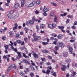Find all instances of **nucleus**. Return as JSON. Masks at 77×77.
Listing matches in <instances>:
<instances>
[{
    "label": "nucleus",
    "instance_id": "f257e3e1",
    "mask_svg": "<svg viewBox=\"0 0 77 77\" xmlns=\"http://www.w3.org/2000/svg\"><path fill=\"white\" fill-rule=\"evenodd\" d=\"M57 45L59 47L63 48L65 46V45L63 43L60 42H58L57 43Z\"/></svg>",
    "mask_w": 77,
    "mask_h": 77
},
{
    "label": "nucleus",
    "instance_id": "f03ea898",
    "mask_svg": "<svg viewBox=\"0 0 77 77\" xmlns=\"http://www.w3.org/2000/svg\"><path fill=\"white\" fill-rule=\"evenodd\" d=\"M8 14L7 16L8 18L11 20H12L13 19V17H12V14L11 13V11L8 12Z\"/></svg>",
    "mask_w": 77,
    "mask_h": 77
},
{
    "label": "nucleus",
    "instance_id": "7ed1b4c3",
    "mask_svg": "<svg viewBox=\"0 0 77 77\" xmlns=\"http://www.w3.org/2000/svg\"><path fill=\"white\" fill-rule=\"evenodd\" d=\"M59 29H60L61 32H63V33H65V31H64V26H58Z\"/></svg>",
    "mask_w": 77,
    "mask_h": 77
},
{
    "label": "nucleus",
    "instance_id": "20e7f679",
    "mask_svg": "<svg viewBox=\"0 0 77 77\" xmlns=\"http://www.w3.org/2000/svg\"><path fill=\"white\" fill-rule=\"evenodd\" d=\"M35 1H33L32 2L30 3L29 5L28 6V7L29 8L30 7H32V6H34V5L35 4Z\"/></svg>",
    "mask_w": 77,
    "mask_h": 77
},
{
    "label": "nucleus",
    "instance_id": "39448f33",
    "mask_svg": "<svg viewBox=\"0 0 77 77\" xmlns=\"http://www.w3.org/2000/svg\"><path fill=\"white\" fill-rule=\"evenodd\" d=\"M76 74H77L76 72L75 71H73L72 73L69 75V76L70 77H74Z\"/></svg>",
    "mask_w": 77,
    "mask_h": 77
},
{
    "label": "nucleus",
    "instance_id": "423d86ee",
    "mask_svg": "<svg viewBox=\"0 0 77 77\" xmlns=\"http://www.w3.org/2000/svg\"><path fill=\"white\" fill-rule=\"evenodd\" d=\"M68 50L69 51V52L70 54H72V50H73V49L71 47L68 46Z\"/></svg>",
    "mask_w": 77,
    "mask_h": 77
},
{
    "label": "nucleus",
    "instance_id": "0eeeda50",
    "mask_svg": "<svg viewBox=\"0 0 77 77\" xmlns=\"http://www.w3.org/2000/svg\"><path fill=\"white\" fill-rule=\"evenodd\" d=\"M41 39L40 36H37L36 37L34 38V40L35 41L37 42L38 41V39Z\"/></svg>",
    "mask_w": 77,
    "mask_h": 77
},
{
    "label": "nucleus",
    "instance_id": "6e6552de",
    "mask_svg": "<svg viewBox=\"0 0 77 77\" xmlns=\"http://www.w3.org/2000/svg\"><path fill=\"white\" fill-rule=\"evenodd\" d=\"M49 9L45 8V6H44V9L43 10V12H47V11H49Z\"/></svg>",
    "mask_w": 77,
    "mask_h": 77
},
{
    "label": "nucleus",
    "instance_id": "1a4fd4ad",
    "mask_svg": "<svg viewBox=\"0 0 77 77\" xmlns=\"http://www.w3.org/2000/svg\"><path fill=\"white\" fill-rule=\"evenodd\" d=\"M63 67L61 68V70L63 71H65L66 69V67H67L66 66L63 65L62 66Z\"/></svg>",
    "mask_w": 77,
    "mask_h": 77
},
{
    "label": "nucleus",
    "instance_id": "9d476101",
    "mask_svg": "<svg viewBox=\"0 0 77 77\" xmlns=\"http://www.w3.org/2000/svg\"><path fill=\"white\" fill-rule=\"evenodd\" d=\"M14 26H15L13 28V30H15V29H17V27H18V24L17 23H15L14 24Z\"/></svg>",
    "mask_w": 77,
    "mask_h": 77
},
{
    "label": "nucleus",
    "instance_id": "9b49d317",
    "mask_svg": "<svg viewBox=\"0 0 77 77\" xmlns=\"http://www.w3.org/2000/svg\"><path fill=\"white\" fill-rule=\"evenodd\" d=\"M11 67L13 68H15V69H17V66H16L14 64H11Z\"/></svg>",
    "mask_w": 77,
    "mask_h": 77
},
{
    "label": "nucleus",
    "instance_id": "f8f14e48",
    "mask_svg": "<svg viewBox=\"0 0 77 77\" xmlns=\"http://www.w3.org/2000/svg\"><path fill=\"white\" fill-rule=\"evenodd\" d=\"M25 1L24 0H22L21 1V7H23L24 5V3H25Z\"/></svg>",
    "mask_w": 77,
    "mask_h": 77
},
{
    "label": "nucleus",
    "instance_id": "ddd939ff",
    "mask_svg": "<svg viewBox=\"0 0 77 77\" xmlns=\"http://www.w3.org/2000/svg\"><path fill=\"white\" fill-rule=\"evenodd\" d=\"M33 55L34 57L35 58H38V57H39V55H38L35 53L33 54Z\"/></svg>",
    "mask_w": 77,
    "mask_h": 77
},
{
    "label": "nucleus",
    "instance_id": "4468645a",
    "mask_svg": "<svg viewBox=\"0 0 77 77\" xmlns=\"http://www.w3.org/2000/svg\"><path fill=\"white\" fill-rule=\"evenodd\" d=\"M23 62L26 63H28V64H30V63L27 61V60L26 59H23Z\"/></svg>",
    "mask_w": 77,
    "mask_h": 77
},
{
    "label": "nucleus",
    "instance_id": "2eb2a0df",
    "mask_svg": "<svg viewBox=\"0 0 77 77\" xmlns=\"http://www.w3.org/2000/svg\"><path fill=\"white\" fill-rule=\"evenodd\" d=\"M18 6H19L18 4L17 3H16L14 5V8H15V9H17V8H18Z\"/></svg>",
    "mask_w": 77,
    "mask_h": 77
},
{
    "label": "nucleus",
    "instance_id": "dca6fc26",
    "mask_svg": "<svg viewBox=\"0 0 77 77\" xmlns=\"http://www.w3.org/2000/svg\"><path fill=\"white\" fill-rule=\"evenodd\" d=\"M24 30L25 31L26 33H28V32H29V28L27 27H25L24 29Z\"/></svg>",
    "mask_w": 77,
    "mask_h": 77
},
{
    "label": "nucleus",
    "instance_id": "f3484780",
    "mask_svg": "<svg viewBox=\"0 0 77 77\" xmlns=\"http://www.w3.org/2000/svg\"><path fill=\"white\" fill-rule=\"evenodd\" d=\"M11 46V48L13 50V51H15V52H17V48H15L14 49L13 45Z\"/></svg>",
    "mask_w": 77,
    "mask_h": 77
},
{
    "label": "nucleus",
    "instance_id": "a211bd4d",
    "mask_svg": "<svg viewBox=\"0 0 77 77\" xmlns=\"http://www.w3.org/2000/svg\"><path fill=\"white\" fill-rule=\"evenodd\" d=\"M9 35L10 36H11L12 37V36H13V35H14V32L13 31H10L9 32Z\"/></svg>",
    "mask_w": 77,
    "mask_h": 77
},
{
    "label": "nucleus",
    "instance_id": "6ab92c4d",
    "mask_svg": "<svg viewBox=\"0 0 77 77\" xmlns=\"http://www.w3.org/2000/svg\"><path fill=\"white\" fill-rule=\"evenodd\" d=\"M57 38L59 39H62V38H63V35L61 34H60L58 36Z\"/></svg>",
    "mask_w": 77,
    "mask_h": 77
},
{
    "label": "nucleus",
    "instance_id": "aec40b11",
    "mask_svg": "<svg viewBox=\"0 0 77 77\" xmlns=\"http://www.w3.org/2000/svg\"><path fill=\"white\" fill-rule=\"evenodd\" d=\"M34 23V22L32 20H29V24L30 25H33Z\"/></svg>",
    "mask_w": 77,
    "mask_h": 77
},
{
    "label": "nucleus",
    "instance_id": "412c9836",
    "mask_svg": "<svg viewBox=\"0 0 77 77\" xmlns=\"http://www.w3.org/2000/svg\"><path fill=\"white\" fill-rule=\"evenodd\" d=\"M32 19L34 21H37L38 20L36 19V18L35 17H32Z\"/></svg>",
    "mask_w": 77,
    "mask_h": 77
},
{
    "label": "nucleus",
    "instance_id": "4be33fe9",
    "mask_svg": "<svg viewBox=\"0 0 77 77\" xmlns=\"http://www.w3.org/2000/svg\"><path fill=\"white\" fill-rule=\"evenodd\" d=\"M68 53L67 52H64L63 53V56L64 57H66L67 56Z\"/></svg>",
    "mask_w": 77,
    "mask_h": 77
},
{
    "label": "nucleus",
    "instance_id": "5701e85b",
    "mask_svg": "<svg viewBox=\"0 0 77 77\" xmlns=\"http://www.w3.org/2000/svg\"><path fill=\"white\" fill-rule=\"evenodd\" d=\"M57 17H56V16H55V17L54 18V21L55 22H56V23H57V22H58V20H57Z\"/></svg>",
    "mask_w": 77,
    "mask_h": 77
},
{
    "label": "nucleus",
    "instance_id": "b1692460",
    "mask_svg": "<svg viewBox=\"0 0 77 77\" xmlns=\"http://www.w3.org/2000/svg\"><path fill=\"white\" fill-rule=\"evenodd\" d=\"M48 26L49 28L50 29H53V26L52 25V24H48Z\"/></svg>",
    "mask_w": 77,
    "mask_h": 77
},
{
    "label": "nucleus",
    "instance_id": "393cba45",
    "mask_svg": "<svg viewBox=\"0 0 77 77\" xmlns=\"http://www.w3.org/2000/svg\"><path fill=\"white\" fill-rule=\"evenodd\" d=\"M50 70L49 69H47L46 72V74H48V75L50 74Z\"/></svg>",
    "mask_w": 77,
    "mask_h": 77
},
{
    "label": "nucleus",
    "instance_id": "a878e982",
    "mask_svg": "<svg viewBox=\"0 0 77 77\" xmlns=\"http://www.w3.org/2000/svg\"><path fill=\"white\" fill-rule=\"evenodd\" d=\"M18 15H16L14 17H13V19L15 20H16L18 18Z\"/></svg>",
    "mask_w": 77,
    "mask_h": 77
},
{
    "label": "nucleus",
    "instance_id": "bb28decb",
    "mask_svg": "<svg viewBox=\"0 0 77 77\" xmlns=\"http://www.w3.org/2000/svg\"><path fill=\"white\" fill-rule=\"evenodd\" d=\"M16 52L18 54V56H19V57H21V53H20V52H17H17Z\"/></svg>",
    "mask_w": 77,
    "mask_h": 77
},
{
    "label": "nucleus",
    "instance_id": "cd10ccee",
    "mask_svg": "<svg viewBox=\"0 0 77 77\" xmlns=\"http://www.w3.org/2000/svg\"><path fill=\"white\" fill-rule=\"evenodd\" d=\"M49 51L47 50H43L42 51V52L44 53H48Z\"/></svg>",
    "mask_w": 77,
    "mask_h": 77
},
{
    "label": "nucleus",
    "instance_id": "c85d7f7f",
    "mask_svg": "<svg viewBox=\"0 0 77 77\" xmlns=\"http://www.w3.org/2000/svg\"><path fill=\"white\" fill-rule=\"evenodd\" d=\"M11 66H10L8 68V69L7 70V73H8L9 72V71L11 70Z\"/></svg>",
    "mask_w": 77,
    "mask_h": 77
},
{
    "label": "nucleus",
    "instance_id": "c756f323",
    "mask_svg": "<svg viewBox=\"0 0 77 77\" xmlns=\"http://www.w3.org/2000/svg\"><path fill=\"white\" fill-rule=\"evenodd\" d=\"M52 29L56 27V24H55V23H52Z\"/></svg>",
    "mask_w": 77,
    "mask_h": 77
},
{
    "label": "nucleus",
    "instance_id": "7c9ffc66",
    "mask_svg": "<svg viewBox=\"0 0 77 77\" xmlns=\"http://www.w3.org/2000/svg\"><path fill=\"white\" fill-rule=\"evenodd\" d=\"M41 3V1L38 0V1H37L36 2V5H39V4H40Z\"/></svg>",
    "mask_w": 77,
    "mask_h": 77
},
{
    "label": "nucleus",
    "instance_id": "2f4dec72",
    "mask_svg": "<svg viewBox=\"0 0 77 77\" xmlns=\"http://www.w3.org/2000/svg\"><path fill=\"white\" fill-rule=\"evenodd\" d=\"M51 4L53 5V6H57V4L56 3H54L53 2H51Z\"/></svg>",
    "mask_w": 77,
    "mask_h": 77
},
{
    "label": "nucleus",
    "instance_id": "473e14b6",
    "mask_svg": "<svg viewBox=\"0 0 77 77\" xmlns=\"http://www.w3.org/2000/svg\"><path fill=\"white\" fill-rule=\"evenodd\" d=\"M16 42L18 43V44H21L22 41L20 40H18L16 41Z\"/></svg>",
    "mask_w": 77,
    "mask_h": 77
},
{
    "label": "nucleus",
    "instance_id": "72a5a7b5",
    "mask_svg": "<svg viewBox=\"0 0 77 77\" xmlns=\"http://www.w3.org/2000/svg\"><path fill=\"white\" fill-rule=\"evenodd\" d=\"M40 28H44V27H45V25L44 24H42L40 25Z\"/></svg>",
    "mask_w": 77,
    "mask_h": 77
},
{
    "label": "nucleus",
    "instance_id": "f704fd0d",
    "mask_svg": "<svg viewBox=\"0 0 77 77\" xmlns=\"http://www.w3.org/2000/svg\"><path fill=\"white\" fill-rule=\"evenodd\" d=\"M5 32V31L3 29H0V33H3Z\"/></svg>",
    "mask_w": 77,
    "mask_h": 77
},
{
    "label": "nucleus",
    "instance_id": "c9c22d12",
    "mask_svg": "<svg viewBox=\"0 0 77 77\" xmlns=\"http://www.w3.org/2000/svg\"><path fill=\"white\" fill-rule=\"evenodd\" d=\"M51 17H53L54 15V13L53 12H51L50 14Z\"/></svg>",
    "mask_w": 77,
    "mask_h": 77
},
{
    "label": "nucleus",
    "instance_id": "e433bc0d",
    "mask_svg": "<svg viewBox=\"0 0 77 77\" xmlns=\"http://www.w3.org/2000/svg\"><path fill=\"white\" fill-rule=\"evenodd\" d=\"M16 36L17 38H20V35L18 34H16Z\"/></svg>",
    "mask_w": 77,
    "mask_h": 77
},
{
    "label": "nucleus",
    "instance_id": "4c0bfd02",
    "mask_svg": "<svg viewBox=\"0 0 77 77\" xmlns=\"http://www.w3.org/2000/svg\"><path fill=\"white\" fill-rule=\"evenodd\" d=\"M20 74L21 75H22V76H24V74L23 73V72H20Z\"/></svg>",
    "mask_w": 77,
    "mask_h": 77
},
{
    "label": "nucleus",
    "instance_id": "58836bf2",
    "mask_svg": "<svg viewBox=\"0 0 77 77\" xmlns=\"http://www.w3.org/2000/svg\"><path fill=\"white\" fill-rule=\"evenodd\" d=\"M43 44L44 45H47V44H48V42H42Z\"/></svg>",
    "mask_w": 77,
    "mask_h": 77
},
{
    "label": "nucleus",
    "instance_id": "ea45409f",
    "mask_svg": "<svg viewBox=\"0 0 77 77\" xmlns=\"http://www.w3.org/2000/svg\"><path fill=\"white\" fill-rule=\"evenodd\" d=\"M29 75H30V76H31V77H33V76H34V74H33V73H30L29 74Z\"/></svg>",
    "mask_w": 77,
    "mask_h": 77
},
{
    "label": "nucleus",
    "instance_id": "a19ab883",
    "mask_svg": "<svg viewBox=\"0 0 77 77\" xmlns=\"http://www.w3.org/2000/svg\"><path fill=\"white\" fill-rule=\"evenodd\" d=\"M5 48L6 49H8V48L9 47V46L8 45H5L4 46Z\"/></svg>",
    "mask_w": 77,
    "mask_h": 77
},
{
    "label": "nucleus",
    "instance_id": "79ce46f5",
    "mask_svg": "<svg viewBox=\"0 0 77 77\" xmlns=\"http://www.w3.org/2000/svg\"><path fill=\"white\" fill-rule=\"evenodd\" d=\"M23 57H25V58H27V57H28L27 56H26V54H24V53H23Z\"/></svg>",
    "mask_w": 77,
    "mask_h": 77
},
{
    "label": "nucleus",
    "instance_id": "37998d69",
    "mask_svg": "<svg viewBox=\"0 0 77 77\" xmlns=\"http://www.w3.org/2000/svg\"><path fill=\"white\" fill-rule=\"evenodd\" d=\"M10 43L11 44H9V45H10V46H12V45H14V43H13V42H11V41H10Z\"/></svg>",
    "mask_w": 77,
    "mask_h": 77
},
{
    "label": "nucleus",
    "instance_id": "c03bdc74",
    "mask_svg": "<svg viewBox=\"0 0 77 77\" xmlns=\"http://www.w3.org/2000/svg\"><path fill=\"white\" fill-rule=\"evenodd\" d=\"M47 68L49 70H51V69H52V67L51 66H48L47 67Z\"/></svg>",
    "mask_w": 77,
    "mask_h": 77
},
{
    "label": "nucleus",
    "instance_id": "a18cd8bd",
    "mask_svg": "<svg viewBox=\"0 0 77 77\" xmlns=\"http://www.w3.org/2000/svg\"><path fill=\"white\" fill-rule=\"evenodd\" d=\"M54 53L55 54H58V53H57V51L55 50H54Z\"/></svg>",
    "mask_w": 77,
    "mask_h": 77
},
{
    "label": "nucleus",
    "instance_id": "49530a36",
    "mask_svg": "<svg viewBox=\"0 0 77 77\" xmlns=\"http://www.w3.org/2000/svg\"><path fill=\"white\" fill-rule=\"evenodd\" d=\"M71 28H72V29H76L75 26H74V25L72 26L71 27Z\"/></svg>",
    "mask_w": 77,
    "mask_h": 77
},
{
    "label": "nucleus",
    "instance_id": "de8ad7c7",
    "mask_svg": "<svg viewBox=\"0 0 77 77\" xmlns=\"http://www.w3.org/2000/svg\"><path fill=\"white\" fill-rule=\"evenodd\" d=\"M70 42L72 43L75 42V40H70Z\"/></svg>",
    "mask_w": 77,
    "mask_h": 77
},
{
    "label": "nucleus",
    "instance_id": "09e8293b",
    "mask_svg": "<svg viewBox=\"0 0 77 77\" xmlns=\"http://www.w3.org/2000/svg\"><path fill=\"white\" fill-rule=\"evenodd\" d=\"M41 59L43 61V62H45V59L44 58H42Z\"/></svg>",
    "mask_w": 77,
    "mask_h": 77
},
{
    "label": "nucleus",
    "instance_id": "8fccbe9b",
    "mask_svg": "<svg viewBox=\"0 0 77 77\" xmlns=\"http://www.w3.org/2000/svg\"><path fill=\"white\" fill-rule=\"evenodd\" d=\"M48 58H49V59H52V57L50 56H48Z\"/></svg>",
    "mask_w": 77,
    "mask_h": 77
},
{
    "label": "nucleus",
    "instance_id": "3c124183",
    "mask_svg": "<svg viewBox=\"0 0 77 77\" xmlns=\"http://www.w3.org/2000/svg\"><path fill=\"white\" fill-rule=\"evenodd\" d=\"M44 12L43 15H44V16H47V14L46 13V12Z\"/></svg>",
    "mask_w": 77,
    "mask_h": 77
},
{
    "label": "nucleus",
    "instance_id": "603ef678",
    "mask_svg": "<svg viewBox=\"0 0 77 77\" xmlns=\"http://www.w3.org/2000/svg\"><path fill=\"white\" fill-rule=\"evenodd\" d=\"M55 50H59V47L57 46H55Z\"/></svg>",
    "mask_w": 77,
    "mask_h": 77
},
{
    "label": "nucleus",
    "instance_id": "864d4df0",
    "mask_svg": "<svg viewBox=\"0 0 77 77\" xmlns=\"http://www.w3.org/2000/svg\"><path fill=\"white\" fill-rule=\"evenodd\" d=\"M24 41H25V42H27L28 39H27V38H25L24 39Z\"/></svg>",
    "mask_w": 77,
    "mask_h": 77
},
{
    "label": "nucleus",
    "instance_id": "5fc2aeb1",
    "mask_svg": "<svg viewBox=\"0 0 77 77\" xmlns=\"http://www.w3.org/2000/svg\"><path fill=\"white\" fill-rule=\"evenodd\" d=\"M36 36H36V34L34 33L33 34V36L34 38H36Z\"/></svg>",
    "mask_w": 77,
    "mask_h": 77
},
{
    "label": "nucleus",
    "instance_id": "6e6d98bb",
    "mask_svg": "<svg viewBox=\"0 0 77 77\" xmlns=\"http://www.w3.org/2000/svg\"><path fill=\"white\" fill-rule=\"evenodd\" d=\"M2 40H5V39H6V38L5 36H3L2 37Z\"/></svg>",
    "mask_w": 77,
    "mask_h": 77
},
{
    "label": "nucleus",
    "instance_id": "4d7b16f0",
    "mask_svg": "<svg viewBox=\"0 0 77 77\" xmlns=\"http://www.w3.org/2000/svg\"><path fill=\"white\" fill-rule=\"evenodd\" d=\"M36 28L37 30H39V26L37 25L36 27Z\"/></svg>",
    "mask_w": 77,
    "mask_h": 77
},
{
    "label": "nucleus",
    "instance_id": "13d9d810",
    "mask_svg": "<svg viewBox=\"0 0 77 77\" xmlns=\"http://www.w3.org/2000/svg\"><path fill=\"white\" fill-rule=\"evenodd\" d=\"M72 17H72V15H69L68 16V18H72Z\"/></svg>",
    "mask_w": 77,
    "mask_h": 77
},
{
    "label": "nucleus",
    "instance_id": "bf43d9fd",
    "mask_svg": "<svg viewBox=\"0 0 77 77\" xmlns=\"http://www.w3.org/2000/svg\"><path fill=\"white\" fill-rule=\"evenodd\" d=\"M53 75L54 77H56V73L55 72H53Z\"/></svg>",
    "mask_w": 77,
    "mask_h": 77
},
{
    "label": "nucleus",
    "instance_id": "052dcab7",
    "mask_svg": "<svg viewBox=\"0 0 77 77\" xmlns=\"http://www.w3.org/2000/svg\"><path fill=\"white\" fill-rule=\"evenodd\" d=\"M54 37H51V38H50V39L52 41H53V40H54Z\"/></svg>",
    "mask_w": 77,
    "mask_h": 77
},
{
    "label": "nucleus",
    "instance_id": "680f3d73",
    "mask_svg": "<svg viewBox=\"0 0 77 77\" xmlns=\"http://www.w3.org/2000/svg\"><path fill=\"white\" fill-rule=\"evenodd\" d=\"M35 13L36 14H38L39 13V12L38 11L36 10L35 11Z\"/></svg>",
    "mask_w": 77,
    "mask_h": 77
},
{
    "label": "nucleus",
    "instance_id": "e2e57ef3",
    "mask_svg": "<svg viewBox=\"0 0 77 77\" xmlns=\"http://www.w3.org/2000/svg\"><path fill=\"white\" fill-rule=\"evenodd\" d=\"M73 25H77V21H76L75 22H74L73 23Z\"/></svg>",
    "mask_w": 77,
    "mask_h": 77
},
{
    "label": "nucleus",
    "instance_id": "0e129e2a",
    "mask_svg": "<svg viewBox=\"0 0 77 77\" xmlns=\"http://www.w3.org/2000/svg\"><path fill=\"white\" fill-rule=\"evenodd\" d=\"M14 46H16L17 45V42H14Z\"/></svg>",
    "mask_w": 77,
    "mask_h": 77
},
{
    "label": "nucleus",
    "instance_id": "69168bd1",
    "mask_svg": "<svg viewBox=\"0 0 77 77\" xmlns=\"http://www.w3.org/2000/svg\"><path fill=\"white\" fill-rule=\"evenodd\" d=\"M31 70H35V68H34V67H31Z\"/></svg>",
    "mask_w": 77,
    "mask_h": 77
},
{
    "label": "nucleus",
    "instance_id": "338daca9",
    "mask_svg": "<svg viewBox=\"0 0 77 77\" xmlns=\"http://www.w3.org/2000/svg\"><path fill=\"white\" fill-rule=\"evenodd\" d=\"M5 6H9V3H5Z\"/></svg>",
    "mask_w": 77,
    "mask_h": 77
},
{
    "label": "nucleus",
    "instance_id": "774afa93",
    "mask_svg": "<svg viewBox=\"0 0 77 77\" xmlns=\"http://www.w3.org/2000/svg\"><path fill=\"white\" fill-rule=\"evenodd\" d=\"M51 62H52L53 63H55V62H56V61H55V60H54V59L52 60L51 61Z\"/></svg>",
    "mask_w": 77,
    "mask_h": 77
}]
</instances>
